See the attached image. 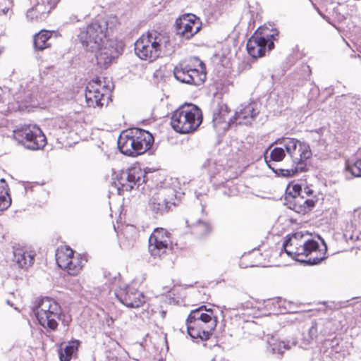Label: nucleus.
<instances>
[{
	"label": "nucleus",
	"instance_id": "nucleus-17",
	"mask_svg": "<svg viewBox=\"0 0 361 361\" xmlns=\"http://www.w3.org/2000/svg\"><path fill=\"white\" fill-rule=\"evenodd\" d=\"M169 233L162 228L154 230L149 238L148 250L154 257H161L171 250Z\"/></svg>",
	"mask_w": 361,
	"mask_h": 361
},
{
	"label": "nucleus",
	"instance_id": "nucleus-23",
	"mask_svg": "<svg viewBox=\"0 0 361 361\" xmlns=\"http://www.w3.org/2000/svg\"><path fill=\"white\" fill-rule=\"evenodd\" d=\"M339 338L326 339L322 345L321 352L326 357L333 359V361L341 360L349 355L348 350L343 348Z\"/></svg>",
	"mask_w": 361,
	"mask_h": 361
},
{
	"label": "nucleus",
	"instance_id": "nucleus-41",
	"mask_svg": "<svg viewBox=\"0 0 361 361\" xmlns=\"http://www.w3.org/2000/svg\"><path fill=\"white\" fill-rule=\"evenodd\" d=\"M105 322L109 327H112L114 323V319L111 317L107 316L106 317Z\"/></svg>",
	"mask_w": 361,
	"mask_h": 361
},
{
	"label": "nucleus",
	"instance_id": "nucleus-6",
	"mask_svg": "<svg viewBox=\"0 0 361 361\" xmlns=\"http://www.w3.org/2000/svg\"><path fill=\"white\" fill-rule=\"evenodd\" d=\"M107 281L115 288L114 293L117 299L125 306L129 308H138L145 302L143 293L134 287L122 283L119 273L114 276L111 273L105 274Z\"/></svg>",
	"mask_w": 361,
	"mask_h": 361
},
{
	"label": "nucleus",
	"instance_id": "nucleus-1",
	"mask_svg": "<svg viewBox=\"0 0 361 361\" xmlns=\"http://www.w3.org/2000/svg\"><path fill=\"white\" fill-rule=\"evenodd\" d=\"M172 51L166 32L151 30L142 35L135 43V53L142 60L152 62Z\"/></svg>",
	"mask_w": 361,
	"mask_h": 361
},
{
	"label": "nucleus",
	"instance_id": "nucleus-34",
	"mask_svg": "<svg viewBox=\"0 0 361 361\" xmlns=\"http://www.w3.org/2000/svg\"><path fill=\"white\" fill-rule=\"evenodd\" d=\"M214 186L219 194L226 197L236 195L238 192L230 176L227 177L226 180L220 181L219 184H216Z\"/></svg>",
	"mask_w": 361,
	"mask_h": 361
},
{
	"label": "nucleus",
	"instance_id": "nucleus-7",
	"mask_svg": "<svg viewBox=\"0 0 361 361\" xmlns=\"http://www.w3.org/2000/svg\"><path fill=\"white\" fill-rule=\"evenodd\" d=\"M39 324L44 328L51 331L56 329L61 314L60 305L52 298H43L37 301V304L33 307Z\"/></svg>",
	"mask_w": 361,
	"mask_h": 361
},
{
	"label": "nucleus",
	"instance_id": "nucleus-26",
	"mask_svg": "<svg viewBox=\"0 0 361 361\" xmlns=\"http://www.w3.org/2000/svg\"><path fill=\"white\" fill-rule=\"evenodd\" d=\"M324 249L320 250L319 243L316 241L315 247L311 248L307 246V250L304 253V257L299 259V262L305 263L309 265H315L319 264L322 261L326 259V253L327 247L324 242H323Z\"/></svg>",
	"mask_w": 361,
	"mask_h": 361
},
{
	"label": "nucleus",
	"instance_id": "nucleus-33",
	"mask_svg": "<svg viewBox=\"0 0 361 361\" xmlns=\"http://www.w3.org/2000/svg\"><path fill=\"white\" fill-rule=\"evenodd\" d=\"M79 341H71L68 343H62L59 346V357L61 361H69L73 355L78 350Z\"/></svg>",
	"mask_w": 361,
	"mask_h": 361
},
{
	"label": "nucleus",
	"instance_id": "nucleus-14",
	"mask_svg": "<svg viewBox=\"0 0 361 361\" xmlns=\"http://www.w3.org/2000/svg\"><path fill=\"white\" fill-rule=\"evenodd\" d=\"M110 92V88L103 84L99 78L92 79L86 87L85 96L87 105L92 108L102 107L108 104Z\"/></svg>",
	"mask_w": 361,
	"mask_h": 361
},
{
	"label": "nucleus",
	"instance_id": "nucleus-18",
	"mask_svg": "<svg viewBox=\"0 0 361 361\" xmlns=\"http://www.w3.org/2000/svg\"><path fill=\"white\" fill-rule=\"evenodd\" d=\"M201 25L195 15L185 14L176 20V34L185 39H190L200 31Z\"/></svg>",
	"mask_w": 361,
	"mask_h": 361
},
{
	"label": "nucleus",
	"instance_id": "nucleus-22",
	"mask_svg": "<svg viewBox=\"0 0 361 361\" xmlns=\"http://www.w3.org/2000/svg\"><path fill=\"white\" fill-rule=\"evenodd\" d=\"M60 0H36L35 6L27 12L26 17L31 22L43 20Z\"/></svg>",
	"mask_w": 361,
	"mask_h": 361
},
{
	"label": "nucleus",
	"instance_id": "nucleus-43",
	"mask_svg": "<svg viewBox=\"0 0 361 361\" xmlns=\"http://www.w3.org/2000/svg\"><path fill=\"white\" fill-rule=\"evenodd\" d=\"M159 314L160 317L162 319H164L166 317V312L165 310H161Z\"/></svg>",
	"mask_w": 361,
	"mask_h": 361
},
{
	"label": "nucleus",
	"instance_id": "nucleus-13",
	"mask_svg": "<svg viewBox=\"0 0 361 361\" xmlns=\"http://www.w3.org/2000/svg\"><path fill=\"white\" fill-rule=\"evenodd\" d=\"M56 261L58 266L69 275L76 276L82 270L87 262L81 255H74V251L69 247H61L56 250Z\"/></svg>",
	"mask_w": 361,
	"mask_h": 361
},
{
	"label": "nucleus",
	"instance_id": "nucleus-31",
	"mask_svg": "<svg viewBox=\"0 0 361 361\" xmlns=\"http://www.w3.org/2000/svg\"><path fill=\"white\" fill-rule=\"evenodd\" d=\"M270 350L273 354L282 355L285 350H290L297 345V341L293 338L291 340L279 341L272 338L269 341Z\"/></svg>",
	"mask_w": 361,
	"mask_h": 361
},
{
	"label": "nucleus",
	"instance_id": "nucleus-16",
	"mask_svg": "<svg viewBox=\"0 0 361 361\" xmlns=\"http://www.w3.org/2000/svg\"><path fill=\"white\" fill-rule=\"evenodd\" d=\"M303 234L301 232H297L292 235H287L283 243V250L293 259L299 262V259L304 257V253L307 250V246L311 248L315 247L316 240H304Z\"/></svg>",
	"mask_w": 361,
	"mask_h": 361
},
{
	"label": "nucleus",
	"instance_id": "nucleus-42",
	"mask_svg": "<svg viewBox=\"0 0 361 361\" xmlns=\"http://www.w3.org/2000/svg\"><path fill=\"white\" fill-rule=\"evenodd\" d=\"M79 20L78 19V17L75 15H72L71 17H70V22L71 23H75V22H78Z\"/></svg>",
	"mask_w": 361,
	"mask_h": 361
},
{
	"label": "nucleus",
	"instance_id": "nucleus-38",
	"mask_svg": "<svg viewBox=\"0 0 361 361\" xmlns=\"http://www.w3.org/2000/svg\"><path fill=\"white\" fill-rule=\"evenodd\" d=\"M317 322L315 321L312 322L310 327L308 329V336H304L305 344H308L311 341L317 336Z\"/></svg>",
	"mask_w": 361,
	"mask_h": 361
},
{
	"label": "nucleus",
	"instance_id": "nucleus-4",
	"mask_svg": "<svg viewBox=\"0 0 361 361\" xmlns=\"http://www.w3.org/2000/svg\"><path fill=\"white\" fill-rule=\"evenodd\" d=\"M279 31L274 25L269 23L260 26L247 42V50L252 58L265 55L267 51L274 48V41L277 39Z\"/></svg>",
	"mask_w": 361,
	"mask_h": 361
},
{
	"label": "nucleus",
	"instance_id": "nucleus-44",
	"mask_svg": "<svg viewBox=\"0 0 361 361\" xmlns=\"http://www.w3.org/2000/svg\"><path fill=\"white\" fill-rule=\"evenodd\" d=\"M250 307V302H246V305H242V308L244 309V308H249Z\"/></svg>",
	"mask_w": 361,
	"mask_h": 361
},
{
	"label": "nucleus",
	"instance_id": "nucleus-25",
	"mask_svg": "<svg viewBox=\"0 0 361 361\" xmlns=\"http://www.w3.org/2000/svg\"><path fill=\"white\" fill-rule=\"evenodd\" d=\"M229 112L230 109L227 104L222 102H219L214 106L212 112V123L214 128H221V129H226L233 123H231L230 120L226 122Z\"/></svg>",
	"mask_w": 361,
	"mask_h": 361
},
{
	"label": "nucleus",
	"instance_id": "nucleus-21",
	"mask_svg": "<svg viewBox=\"0 0 361 361\" xmlns=\"http://www.w3.org/2000/svg\"><path fill=\"white\" fill-rule=\"evenodd\" d=\"M94 52H95L97 66L104 69H106L121 54L113 41H107L105 44Z\"/></svg>",
	"mask_w": 361,
	"mask_h": 361
},
{
	"label": "nucleus",
	"instance_id": "nucleus-20",
	"mask_svg": "<svg viewBox=\"0 0 361 361\" xmlns=\"http://www.w3.org/2000/svg\"><path fill=\"white\" fill-rule=\"evenodd\" d=\"M259 111V105L256 102L242 104L238 107L234 116L230 118V122L239 125H251Z\"/></svg>",
	"mask_w": 361,
	"mask_h": 361
},
{
	"label": "nucleus",
	"instance_id": "nucleus-36",
	"mask_svg": "<svg viewBox=\"0 0 361 361\" xmlns=\"http://www.w3.org/2000/svg\"><path fill=\"white\" fill-rule=\"evenodd\" d=\"M0 185V211L6 209L11 204V200L8 192V185L4 179H1Z\"/></svg>",
	"mask_w": 361,
	"mask_h": 361
},
{
	"label": "nucleus",
	"instance_id": "nucleus-30",
	"mask_svg": "<svg viewBox=\"0 0 361 361\" xmlns=\"http://www.w3.org/2000/svg\"><path fill=\"white\" fill-rule=\"evenodd\" d=\"M188 227L191 228V232L194 235L203 238L212 232V227L209 222L202 220H198L195 223L191 222L190 220H186Z\"/></svg>",
	"mask_w": 361,
	"mask_h": 361
},
{
	"label": "nucleus",
	"instance_id": "nucleus-8",
	"mask_svg": "<svg viewBox=\"0 0 361 361\" xmlns=\"http://www.w3.org/2000/svg\"><path fill=\"white\" fill-rule=\"evenodd\" d=\"M108 23L104 20L93 22L81 30L78 38L82 47L88 51L94 52L107 41Z\"/></svg>",
	"mask_w": 361,
	"mask_h": 361
},
{
	"label": "nucleus",
	"instance_id": "nucleus-45",
	"mask_svg": "<svg viewBox=\"0 0 361 361\" xmlns=\"http://www.w3.org/2000/svg\"><path fill=\"white\" fill-rule=\"evenodd\" d=\"M6 303L11 307L13 306V304L9 300H6Z\"/></svg>",
	"mask_w": 361,
	"mask_h": 361
},
{
	"label": "nucleus",
	"instance_id": "nucleus-47",
	"mask_svg": "<svg viewBox=\"0 0 361 361\" xmlns=\"http://www.w3.org/2000/svg\"><path fill=\"white\" fill-rule=\"evenodd\" d=\"M129 228H130V230L135 231V228H134V227H133V226H130Z\"/></svg>",
	"mask_w": 361,
	"mask_h": 361
},
{
	"label": "nucleus",
	"instance_id": "nucleus-48",
	"mask_svg": "<svg viewBox=\"0 0 361 361\" xmlns=\"http://www.w3.org/2000/svg\"><path fill=\"white\" fill-rule=\"evenodd\" d=\"M1 5V3L0 2V6Z\"/></svg>",
	"mask_w": 361,
	"mask_h": 361
},
{
	"label": "nucleus",
	"instance_id": "nucleus-35",
	"mask_svg": "<svg viewBox=\"0 0 361 361\" xmlns=\"http://www.w3.org/2000/svg\"><path fill=\"white\" fill-rule=\"evenodd\" d=\"M286 156L285 151L283 147H275L270 152V160H268V157L265 156V161L267 166L272 169L275 173L278 171L279 173L280 169H275L272 166V161H281Z\"/></svg>",
	"mask_w": 361,
	"mask_h": 361
},
{
	"label": "nucleus",
	"instance_id": "nucleus-11",
	"mask_svg": "<svg viewBox=\"0 0 361 361\" xmlns=\"http://www.w3.org/2000/svg\"><path fill=\"white\" fill-rule=\"evenodd\" d=\"M3 90L0 88V113L6 112L18 109L21 111L28 107L36 98V84L33 81L23 82L20 84L19 90L15 94L14 99L18 104V107L10 106L6 99L2 97Z\"/></svg>",
	"mask_w": 361,
	"mask_h": 361
},
{
	"label": "nucleus",
	"instance_id": "nucleus-2",
	"mask_svg": "<svg viewBox=\"0 0 361 361\" xmlns=\"http://www.w3.org/2000/svg\"><path fill=\"white\" fill-rule=\"evenodd\" d=\"M276 143L283 145L293 162L290 169H280V173L278 171H276V175L291 177L296 173L307 171V161L312 154L308 143L292 137L279 139Z\"/></svg>",
	"mask_w": 361,
	"mask_h": 361
},
{
	"label": "nucleus",
	"instance_id": "nucleus-10",
	"mask_svg": "<svg viewBox=\"0 0 361 361\" xmlns=\"http://www.w3.org/2000/svg\"><path fill=\"white\" fill-rule=\"evenodd\" d=\"M114 185L119 195L123 191L138 189L146 182V173L138 165L133 166L115 174Z\"/></svg>",
	"mask_w": 361,
	"mask_h": 361
},
{
	"label": "nucleus",
	"instance_id": "nucleus-27",
	"mask_svg": "<svg viewBox=\"0 0 361 361\" xmlns=\"http://www.w3.org/2000/svg\"><path fill=\"white\" fill-rule=\"evenodd\" d=\"M210 176L211 182L213 185L219 184V182L226 180L228 176L222 165H218L213 159H207L203 164Z\"/></svg>",
	"mask_w": 361,
	"mask_h": 361
},
{
	"label": "nucleus",
	"instance_id": "nucleus-40",
	"mask_svg": "<svg viewBox=\"0 0 361 361\" xmlns=\"http://www.w3.org/2000/svg\"><path fill=\"white\" fill-rule=\"evenodd\" d=\"M57 122L59 123V128H66L70 127L69 124L63 118H58Z\"/></svg>",
	"mask_w": 361,
	"mask_h": 361
},
{
	"label": "nucleus",
	"instance_id": "nucleus-9",
	"mask_svg": "<svg viewBox=\"0 0 361 361\" xmlns=\"http://www.w3.org/2000/svg\"><path fill=\"white\" fill-rule=\"evenodd\" d=\"M190 62L194 67L190 64L180 63L174 68V76L183 83L200 85L206 79L204 64L197 57L191 58Z\"/></svg>",
	"mask_w": 361,
	"mask_h": 361
},
{
	"label": "nucleus",
	"instance_id": "nucleus-46",
	"mask_svg": "<svg viewBox=\"0 0 361 361\" xmlns=\"http://www.w3.org/2000/svg\"><path fill=\"white\" fill-rule=\"evenodd\" d=\"M4 51V47H0V54Z\"/></svg>",
	"mask_w": 361,
	"mask_h": 361
},
{
	"label": "nucleus",
	"instance_id": "nucleus-5",
	"mask_svg": "<svg viewBox=\"0 0 361 361\" xmlns=\"http://www.w3.org/2000/svg\"><path fill=\"white\" fill-rule=\"evenodd\" d=\"M202 122L201 109L190 104L176 109L172 114L171 125L179 133L186 134L197 129Z\"/></svg>",
	"mask_w": 361,
	"mask_h": 361
},
{
	"label": "nucleus",
	"instance_id": "nucleus-24",
	"mask_svg": "<svg viewBox=\"0 0 361 361\" xmlns=\"http://www.w3.org/2000/svg\"><path fill=\"white\" fill-rule=\"evenodd\" d=\"M128 133L132 139L131 143L136 145L139 155L147 152L154 142L152 135L145 130L134 128Z\"/></svg>",
	"mask_w": 361,
	"mask_h": 361
},
{
	"label": "nucleus",
	"instance_id": "nucleus-39",
	"mask_svg": "<svg viewBox=\"0 0 361 361\" xmlns=\"http://www.w3.org/2000/svg\"><path fill=\"white\" fill-rule=\"evenodd\" d=\"M13 6L12 0H5V6L1 8V13L6 15Z\"/></svg>",
	"mask_w": 361,
	"mask_h": 361
},
{
	"label": "nucleus",
	"instance_id": "nucleus-28",
	"mask_svg": "<svg viewBox=\"0 0 361 361\" xmlns=\"http://www.w3.org/2000/svg\"><path fill=\"white\" fill-rule=\"evenodd\" d=\"M13 261L20 268L27 269L31 267L35 261V254L22 247L14 248Z\"/></svg>",
	"mask_w": 361,
	"mask_h": 361
},
{
	"label": "nucleus",
	"instance_id": "nucleus-29",
	"mask_svg": "<svg viewBox=\"0 0 361 361\" xmlns=\"http://www.w3.org/2000/svg\"><path fill=\"white\" fill-rule=\"evenodd\" d=\"M131 141L132 139H130L128 132L122 133L118 139V147L123 154L130 157H136L139 155L137 147L134 143H131L130 145V142H132Z\"/></svg>",
	"mask_w": 361,
	"mask_h": 361
},
{
	"label": "nucleus",
	"instance_id": "nucleus-32",
	"mask_svg": "<svg viewBox=\"0 0 361 361\" xmlns=\"http://www.w3.org/2000/svg\"><path fill=\"white\" fill-rule=\"evenodd\" d=\"M52 32L48 30H41L34 35L33 44L35 49L44 50L51 47L52 43Z\"/></svg>",
	"mask_w": 361,
	"mask_h": 361
},
{
	"label": "nucleus",
	"instance_id": "nucleus-3",
	"mask_svg": "<svg viewBox=\"0 0 361 361\" xmlns=\"http://www.w3.org/2000/svg\"><path fill=\"white\" fill-rule=\"evenodd\" d=\"M216 317L211 309L201 306L190 312L186 319L187 331L192 340L207 341L216 326Z\"/></svg>",
	"mask_w": 361,
	"mask_h": 361
},
{
	"label": "nucleus",
	"instance_id": "nucleus-37",
	"mask_svg": "<svg viewBox=\"0 0 361 361\" xmlns=\"http://www.w3.org/2000/svg\"><path fill=\"white\" fill-rule=\"evenodd\" d=\"M345 169L355 177H361V158L356 160L353 164H346Z\"/></svg>",
	"mask_w": 361,
	"mask_h": 361
},
{
	"label": "nucleus",
	"instance_id": "nucleus-15",
	"mask_svg": "<svg viewBox=\"0 0 361 361\" xmlns=\"http://www.w3.org/2000/svg\"><path fill=\"white\" fill-rule=\"evenodd\" d=\"M176 195L172 188H160L154 192L149 200L148 207L153 213L163 215L175 206Z\"/></svg>",
	"mask_w": 361,
	"mask_h": 361
},
{
	"label": "nucleus",
	"instance_id": "nucleus-12",
	"mask_svg": "<svg viewBox=\"0 0 361 361\" xmlns=\"http://www.w3.org/2000/svg\"><path fill=\"white\" fill-rule=\"evenodd\" d=\"M13 137L25 148L31 150L43 149L47 145V138L37 126H26L15 130Z\"/></svg>",
	"mask_w": 361,
	"mask_h": 361
},
{
	"label": "nucleus",
	"instance_id": "nucleus-19",
	"mask_svg": "<svg viewBox=\"0 0 361 361\" xmlns=\"http://www.w3.org/2000/svg\"><path fill=\"white\" fill-rule=\"evenodd\" d=\"M293 190L294 194H292L291 192L286 193L285 205L298 214H305L310 212L314 207L315 201L312 199H305L301 196L298 185H294Z\"/></svg>",
	"mask_w": 361,
	"mask_h": 361
}]
</instances>
